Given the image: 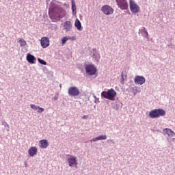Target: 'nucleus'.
Returning <instances> with one entry per match:
<instances>
[{"label": "nucleus", "instance_id": "1", "mask_svg": "<svg viewBox=\"0 0 175 175\" xmlns=\"http://www.w3.org/2000/svg\"><path fill=\"white\" fill-rule=\"evenodd\" d=\"M49 14L53 22L58 21L66 16L65 11L61 6L56 5L53 8H49Z\"/></svg>", "mask_w": 175, "mask_h": 175}, {"label": "nucleus", "instance_id": "2", "mask_svg": "<svg viewBox=\"0 0 175 175\" xmlns=\"http://www.w3.org/2000/svg\"><path fill=\"white\" fill-rule=\"evenodd\" d=\"M101 96L109 100H116V96H117V92L114 89L111 88L107 91L102 92Z\"/></svg>", "mask_w": 175, "mask_h": 175}, {"label": "nucleus", "instance_id": "3", "mask_svg": "<svg viewBox=\"0 0 175 175\" xmlns=\"http://www.w3.org/2000/svg\"><path fill=\"white\" fill-rule=\"evenodd\" d=\"M166 111L162 109H155L150 111L149 117L150 118H159V117H163L165 116Z\"/></svg>", "mask_w": 175, "mask_h": 175}, {"label": "nucleus", "instance_id": "4", "mask_svg": "<svg viewBox=\"0 0 175 175\" xmlns=\"http://www.w3.org/2000/svg\"><path fill=\"white\" fill-rule=\"evenodd\" d=\"M68 93L70 96H79L80 95V90L76 86L70 87Z\"/></svg>", "mask_w": 175, "mask_h": 175}, {"label": "nucleus", "instance_id": "5", "mask_svg": "<svg viewBox=\"0 0 175 175\" xmlns=\"http://www.w3.org/2000/svg\"><path fill=\"white\" fill-rule=\"evenodd\" d=\"M130 10L132 13H139L140 12V7L133 0L129 1Z\"/></svg>", "mask_w": 175, "mask_h": 175}, {"label": "nucleus", "instance_id": "6", "mask_svg": "<svg viewBox=\"0 0 175 175\" xmlns=\"http://www.w3.org/2000/svg\"><path fill=\"white\" fill-rule=\"evenodd\" d=\"M116 1L120 9H122V10H126V9H128V2L126 1V0H116Z\"/></svg>", "mask_w": 175, "mask_h": 175}, {"label": "nucleus", "instance_id": "7", "mask_svg": "<svg viewBox=\"0 0 175 175\" xmlns=\"http://www.w3.org/2000/svg\"><path fill=\"white\" fill-rule=\"evenodd\" d=\"M101 10L103 12L104 14H107V16H109L110 14H113V12H114V10L109 5H104L101 8Z\"/></svg>", "mask_w": 175, "mask_h": 175}, {"label": "nucleus", "instance_id": "8", "mask_svg": "<svg viewBox=\"0 0 175 175\" xmlns=\"http://www.w3.org/2000/svg\"><path fill=\"white\" fill-rule=\"evenodd\" d=\"M40 43L42 47H43V49H46L50 46V40L47 37H42L41 38Z\"/></svg>", "mask_w": 175, "mask_h": 175}, {"label": "nucleus", "instance_id": "9", "mask_svg": "<svg viewBox=\"0 0 175 175\" xmlns=\"http://www.w3.org/2000/svg\"><path fill=\"white\" fill-rule=\"evenodd\" d=\"M70 158L68 159V165L70 167H73V166H77V161L76 160V157L69 155Z\"/></svg>", "mask_w": 175, "mask_h": 175}, {"label": "nucleus", "instance_id": "10", "mask_svg": "<svg viewBox=\"0 0 175 175\" xmlns=\"http://www.w3.org/2000/svg\"><path fill=\"white\" fill-rule=\"evenodd\" d=\"M86 72L88 75H94L96 73V68L92 65H88L86 67Z\"/></svg>", "mask_w": 175, "mask_h": 175}, {"label": "nucleus", "instance_id": "11", "mask_svg": "<svg viewBox=\"0 0 175 175\" xmlns=\"http://www.w3.org/2000/svg\"><path fill=\"white\" fill-rule=\"evenodd\" d=\"M134 81L135 84H139V85H143L146 83V78L142 76L135 77Z\"/></svg>", "mask_w": 175, "mask_h": 175}, {"label": "nucleus", "instance_id": "12", "mask_svg": "<svg viewBox=\"0 0 175 175\" xmlns=\"http://www.w3.org/2000/svg\"><path fill=\"white\" fill-rule=\"evenodd\" d=\"M38 154V148L32 146L28 150V154L29 157H35Z\"/></svg>", "mask_w": 175, "mask_h": 175}, {"label": "nucleus", "instance_id": "13", "mask_svg": "<svg viewBox=\"0 0 175 175\" xmlns=\"http://www.w3.org/2000/svg\"><path fill=\"white\" fill-rule=\"evenodd\" d=\"M39 144L40 148H47V147H49L47 139H42L39 141Z\"/></svg>", "mask_w": 175, "mask_h": 175}, {"label": "nucleus", "instance_id": "14", "mask_svg": "<svg viewBox=\"0 0 175 175\" xmlns=\"http://www.w3.org/2000/svg\"><path fill=\"white\" fill-rule=\"evenodd\" d=\"M27 61L29 64H35V61H36V58L35 56L32 55L31 53H28L27 55Z\"/></svg>", "mask_w": 175, "mask_h": 175}, {"label": "nucleus", "instance_id": "15", "mask_svg": "<svg viewBox=\"0 0 175 175\" xmlns=\"http://www.w3.org/2000/svg\"><path fill=\"white\" fill-rule=\"evenodd\" d=\"M64 28L66 31H70L72 29V22L66 21L64 24Z\"/></svg>", "mask_w": 175, "mask_h": 175}, {"label": "nucleus", "instance_id": "16", "mask_svg": "<svg viewBox=\"0 0 175 175\" xmlns=\"http://www.w3.org/2000/svg\"><path fill=\"white\" fill-rule=\"evenodd\" d=\"M164 131H165L166 135H167V136H169L170 137H173V136H174L175 133H174L173 131H172V129H167L166 128Z\"/></svg>", "mask_w": 175, "mask_h": 175}, {"label": "nucleus", "instance_id": "17", "mask_svg": "<svg viewBox=\"0 0 175 175\" xmlns=\"http://www.w3.org/2000/svg\"><path fill=\"white\" fill-rule=\"evenodd\" d=\"M75 25L78 31H80V29H81V23L79 19L75 20Z\"/></svg>", "mask_w": 175, "mask_h": 175}, {"label": "nucleus", "instance_id": "18", "mask_svg": "<svg viewBox=\"0 0 175 175\" xmlns=\"http://www.w3.org/2000/svg\"><path fill=\"white\" fill-rule=\"evenodd\" d=\"M72 14H76V2L74 1V0H72Z\"/></svg>", "mask_w": 175, "mask_h": 175}, {"label": "nucleus", "instance_id": "19", "mask_svg": "<svg viewBox=\"0 0 175 175\" xmlns=\"http://www.w3.org/2000/svg\"><path fill=\"white\" fill-rule=\"evenodd\" d=\"M69 39H70V36H68V37H64L62 38V46H64V44L66 43V42H68V40H69Z\"/></svg>", "mask_w": 175, "mask_h": 175}, {"label": "nucleus", "instance_id": "20", "mask_svg": "<svg viewBox=\"0 0 175 175\" xmlns=\"http://www.w3.org/2000/svg\"><path fill=\"white\" fill-rule=\"evenodd\" d=\"M19 44L21 47H24V46H27V41L22 38L19 40Z\"/></svg>", "mask_w": 175, "mask_h": 175}, {"label": "nucleus", "instance_id": "21", "mask_svg": "<svg viewBox=\"0 0 175 175\" xmlns=\"http://www.w3.org/2000/svg\"><path fill=\"white\" fill-rule=\"evenodd\" d=\"M38 61L40 64H41V65H47V62H46L44 60H43L40 58H38Z\"/></svg>", "mask_w": 175, "mask_h": 175}, {"label": "nucleus", "instance_id": "22", "mask_svg": "<svg viewBox=\"0 0 175 175\" xmlns=\"http://www.w3.org/2000/svg\"><path fill=\"white\" fill-rule=\"evenodd\" d=\"M30 107L33 109V110H38L39 106H37L36 105L31 104L30 105Z\"/></svg>", "mask_w": 175, "mask_h": 175}, {"label": "nucleus", "instance_id": "23", "mask_svg": "<svg viewBox=\"0 0 175 175\" xmlns=\"http://www.w3.org/2000/svg\"><path fill=\"white\" fill-rule=\"evenodd\" d=\"M97 137L98 140H106V139H107V137L106 135H100Z\"/></svg>", "mask_w": 175, "mask_h": 175}, {"label": "nucleus", "instance_id": "24", "mask_svg": "<svg viewBox=\"0 0 175 175\" xmlns=\"http://www.w3.org/2000/svg\"><path fill=\"white\" fill-rule=\"evenodd\" d=\"M38 111V113H43V111H44V108H42V107H40L38 108V109H37Z\"/></svg>", "mask_w": 175, "mask_h": 175}, {"label": "nucleus", "instance_id": "25", "mask_svg": "<svg viewBox=\"0 0 175 175\" xmlns=\"http://www.w3.org/2000/svg\"><path fill=\"white\" fill-rule=\"evenodd\" d=\"M98 140H99V139H98V137H96L93 138L92 139H91V142H98Z\"/></svg>", "mask_w": 175, "mask_h": 175}, {"label": "nucleus", "instance_id": "26", "mask_svg": "<svg viewBox=\"0 0 175 175\" xmlns=\"http://www.w3.org/2000/svg\"><path fill=\"white\" fill-rule=\"evenodd\" d=\"M68 40H76V38L75 36L70 37V38H68Z\"/></svg>", "mask_w": 175, "mask_h": 175}, {"label": "nucleus", "instance_id": "27", "mask_svg": "<svg viewBox=\"0 0 175 175\" xmlns=\"http://www.w3.org/2000/svg\"><path fill=\"white\" fill-rule=\"evenodd\" d=\"M121 77H122V81H121V82L124 84V73H122Z\"/></svg>", "mask_w": 175, "mask_h": 175}, {"label": "nucleus", "instance_id": "28", "mask_svg": "<svg viewBox=\"0 0 175 175\" xmlns=\"http://www.w3.org/2000/svg\"><path fill=\"white\" fill-rule=\"evenodd\" d=\"M82 118H83V120H87V118H88V116L85 115V116H83Z\"/></svg>", "mask_w": 175, "mask_h": 175}, {"label": "nucleus", "instance_id": "29", "mask_svg": "<svg viewBox=\"0 0 175 175\" xmlns=\"http://www.w3.org/2000/svg\"><path fill=\"white\" fill-rule=\"evenodd\" d=\"M146 33L147 36H148V32H147L146 31Z\"/></svg>", "mask_w": 175, "mask_h": 175}]
</instances>
